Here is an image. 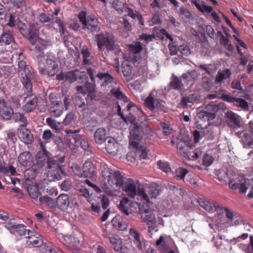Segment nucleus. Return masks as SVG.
<instances>
[{
    "label": "nucleus",
    "instance_id": "nucleus-26",
    "mask_svg": "<svg viewBox=\"0 0 253 253\" xmlns=\"http://www.w3.org/2000/svg\"><path fill=\"white\" fill-rule=\"evenodd\" d=\"M141 218L145 222L152 224L156 223V218L154 211L150 209H145L141 213Z\"/></svg>",
    "mask_w": 253,
    "mask_h": 253
},
{
    "label": "nucleus",
    "instance_id": "nucleus-48",
    "mask_svg": "<svg viewBox=\"0 0 253 253\" xmlns=\"http://www.w3.org/2000/svg\"><path fill=\"white\" fill-rule=\"evenodd\" d=\"M130 243L131 242L129 240H126L124 243L122 242L120 247V250L118 252L120 253H128L131 248H132Z\"/></svg>",
    "mask_w": 253,
    "mask_h": 253
},
{
    "label": "nucleus",
    "instance_id": "nucleus-62",
    "mask_svg": "<svg viewBox=\"0 0 253 253\" xmlns=\"http://www.w3.org/2000/svg\"><path fill=\"white\" fill-rule=\"evenodd\" d=\"M40 252L42 253H57L54 249L48 247L46 243L43 246H42Z\"/></svg>",
    "mask_w": 253,
    "mask_h": 253
},
{
    "label": "nucleus",
    "instance_id": "nucleus-34",
    "mask_svg": "<svg viewBox=\"0 0 253 253\" xmlns=\"http://www.w3.org/2000/svg\"><path fill=\"white\" fill-rule=\"evenodd\" d=\"M74 140L77 145L79 144L84 150H88L89 148V144L87 139L81 135H78L74 137Z\"/></svg>",
    "mask_w": 253,
    "mask_h": 253
},
{
    "label": "nucleus",
    "instance_id": "nucleus-15",
    "mask_svg": "<svg viewBox=\"0 0 253 253\" xmlns=\"http://www.w3.org/2000/svg\"><path fill=\"white\" fill-rule=\"evenodd\" d=\"M4 226L12 234L16 236L28 235V232L30 231L29 230H27L25 226L23 224L16 225L11 222L5 223Z\"/></svg>",
    "mask_w": 253,
    "mask_h": 253
},
{
    "label": "nucleus",
    "instance_id": "nucleus-10",
    "mask_svg": "<svg viewBox=\"0 0 253 253\" xmlns=\"http://www.w3.org/2000/svg\"><path fill=\"white\" fill-rule=\"evenodd\" d=\"M235 135L240 138V142L245 148H251L250 154H253V142L252 138L247 130H243L241 131L235 132Z\"/></svg>",
    "mask_w": 253,
    "mask_h": 253
},
{
    "label": "nucleus",
    "instance_id": "nucleus-1",
    "mask_svg": "<svg viewBox=\"0 0 253 253\" xmlns=\"http://www.w3.org/2000/svg\"><path fill=\"white\" fill-rule=\"evenodd\" d=\"M101 175L104 178L102 185L104 191L109 195L117 196L124 184L123 174L119 171L104 167L101 169Z\"/></svg>",
    "mask_w": 253,
    "mask_h": 253
},
{
    "label": "nucleus",
    "instance_id": "nucleus-14",
    "mask_svg": "<svg viewBox=\"0 0 253 253\" xmlns=\"http://www.w3.org/2000/svg\"><path fill=\"white\" fill-rule=\"evenodd\" d=\"M226 117V121L228 126L232 128L233 130L242 127L240 117L234 112H227Z\"/></svg>",
    "mask_w": 253,
    "mask_h": 253
},
{
    "label": "nucleus",
    "instance_id": "nucleus-8",
    "mask_svg": "<svg viewBox=\"0 0 253 253\" xmlns=\"http://www.w3.org/2000/svg\"><path fill=\"white\" fill-rule=\"evenodd\" d=\"M48 168L50 169L47 172V177L51 180H60L65 174L62 167L56 160L49 158L47 161Z\"/></svg>",
    "mask_w": 253,
    "mask_h": 253
},
{
    "label": "nucleus",
    "instance_id": "nucleus-29",
    "mask_svg": "<svg viewBox=\"0 0 253 253\" xmlns=\"http://www.w3.org/2000/svg\"><path fill=\"white\" fill-rule=\"evenodd\" d=\"M64 245L69 248L77 247L79 244V240L74 236L67 235L64 236Z\"/></svg>",
    "mask_w": 253,
    "mask_h": 253
},
{
    "label": "nucleus",
    "instance_id": "nucleus-32",
    "mask_svg": "<svg viewBox=\"0 0 253 253\" xmlns=\"http://www.w3.org/2000/svg\"><path fill=\"white\" fill-rule=\"evenodd\" d=\"M0 172L10 175H14L16 173V169L11 165L5 163L0 164Z\"/></svg>",
    "mask_w": 253,
    "mask_h": 253
},
{
    "label": "nucleus",
    "instance_id": "nucleus-36",
    "mask_svg": "<svg viewBox=\"0 0 253 253\" xmlns=\"http://www.w3.org/2000/svg\"><path fill=\"white\" fill-rule=\"evenodd\" d=\"M27 191L29 196L34 199L38 198L40 192L38 190V186L36 184H29L27 187Z\"/></svg>",
    "mask_w": 253,
    "mask_h": 253
},
{
    "label": "nucleus",
    "instance_id": "nucleus-43",
    "mask_svg": "<svg viewBox=\"0 0 253 253\" xmlns=\"http://www.w3.org/2000/svg\"><path fill=\"white\" fill-rule=\"evenodd\" d=\"M13 119L15 122L19 123L21 127H25L27 126V119L24 115L20 113H15L14 115Z\"/></svg>",
    "mask_w": 253,
    "mask_h": 253
},
{
    "label": "nucleus",
    "instance_id": "nucleus-33",
    "mask_svg": "<svg viewBox=\"0 0 253 253\" xmlns=\"http://www.w3.org/2000/svg\"><path fill=\"white\" fill-rule=\"evenodd\" d=\"M96 77L100 80L101 82V84L104 86L109 85L113 80L112 77L107 73H98L96 75Z\"/></svg>",
    "mask_w": 253,
    "mask_h": 253
},
{
    "label": "nucleus",
    "instance_id": "nucleus-16",
    "mask_svg": "<svg viewBox=\"0 0 253 253\" xmlns=\"http://www.w3.org/2000/svg\"><path fill=\"white\" fill-rule=\"evenodd\" d=\"M159 32L161 34L160 35H157L154 33L152 35H148L146 34H142L140 36V38L141 40H144L146 42H149L153 40L155 37H157L160 39L163 40L165 38V36L171 41H172V39L170 35L169 34L166 30L165 29H158Z\"/></svg>",
    "mask_w": 253,
    "mask_h": 253
},
{
    "label": "nucleus",
    "instance_id": "nucleus-4",
    "mask_svg": "<svg viewBox=\"0 0 253 253\" xmlns=\"http://www.w3.org/2000/svg\"><path fill=\"white\" fill-rule=\"evenodd\" d=\"M16 56H18V66L19 76L22 79V82L28 92L32 90V84L31 80L32 79V74L30 70L29 66L27 64L25 61V57L22 53L19 52L15 54Z\"/></svg>",
    "mask_w": 253,
    "mask_h": 253
},
{
    "label": "nucleus",
    "instance_id": "nucleus-21",
    "mask_svg": "<svg viewBox=\"0 0 253 253\" xmlns=\"http://www.w3.org/2000/svg\"><path fill=\"white\" fill-rule=\"evenodd\" d=\"M18 135L19 138L26 144H31L33 140V135L30 131L24 127L18 128Z\"/></svg>",
    "mask_w": 253,
    "mask_h": 253
},
{
    "label": "nucleus",
    "instance_id": "nucleus-7",
    "mask_svg": "<svg viewBox=\"0 0 253 253\" xmlns=\"http://www.w3.org/2000/svg\"><path fill=\"white\" fill-rule=\"evenodd\" d=\"M96 41L98 49L102 50L104 48L108 50H115L116 54L121 53L123 54L117 45L115 44L114 37L111 33H101L96 36Z\"/></svg>",
    "mask_w": 253,
    "mask_h": 253
},
{
    "label": "nucleus",
    "instance_id": "nucleus-53",
    "mask_svg": "<svg viewBox=\"0 0 253 253\" xmlns=\"http://www.w3.org/2000/svg\"><path fill=\"white\" fill-rule=\"evenodd\" d=\"M159 168L166 173L171 172V169L169 164L167 162L159 161L158 162Z\"/></svg>",
    "mask_w": 253,
    "mask_h": 253
},
{
    "label": "nucleus",
    "instance_id": "nucleus-11",
    "mask_svg": "<svg viewBox=\"0 0 253 253\" xmlns=\"http://www.w3.org/2000/svg\"><path fill=\"white\" fill-rule=\"evenodd\" d=\"M80 21L84 25V28L91 29L93 27H96L98 24L97 19L94 16H86V12L82 11L79 14Z\"/></svg>",
    "mask_w": 253,
    "mask_h": 253
},
{
    "label": "nucleus",
    "instance_id": "nucleus-12",
    "mask_svg": "<svg viewBox=\"0 0 253 253\" xmlns=\"http://www.w3.org/2000/svg\"><path fill=\"white\" fill-rule=\"evenodd\" d=\"M170 241V239L165 235L160 237L159 239L157 240L156 244L157 246L161 247V249L163 253H175V248L169 247L168 245Z\"/></svg>",
    "mask_w": 253,
    "mask_h": 253
},
{
    "label": "nucleus",
    "instance_id": "nucleus-2",
    "mask_svg": "<svg viewBox=\"0 0 253 253\" xmlns=\"http://www.w3.org/2000/svg\"><path fill=\"white\" fill-rule=\"evenodd\" d=\"M137 117L130 114L129 120L133 124L130 128L129 144L135 150V157L139 159H146L147 157L148 150L144 147L139 146V142L142 136L139 131V128L135 125Z\"/></svg>",
    "mask_w": 253,
    "mask_h": 253
},
{
    "label": "nucleus",
    "instance_id": "nucleus-59",
    "mask_svg": "<svg viewBox=\"0 0 253 253\" xmlns=\"http://www.w3.org/2000/svg\"><path fill=\"white\" fill-rule=\"evenodd\" d=\"M213 162V159L211 156L208 154H205L204 156L203 159V164L205 166L209 167L212 164Z\"/></svg>",
    "mask_w": 253,
    "mask_h": 253
},
{
    "label": "nucleus",
    "instance_id": "nucleus-20",
    "mask_svg": "<svg viewBox=\"0 0 253 253\" xmlns=\"http://www.w3.org/2000/svg\"><path fill=\"white\" fill-rule=\"evenodd\" d=\"M222 98L226 101L231 103H235V104L237 106L240 107L244 110L248 109V103L245 100L242 98H235L227 94L223 95Z\"/></svg>",
    "mask_w": 253,
    "mask_h": 253
},
{
    "label": "nucleus",
    "instance_id": "nucleus-51",
    "mask_svg": "<svg viewBox=\"0 0 253 253\" xmlns=\"http://www.w3.org/2000/svg\"><path fill=\"white\" fill-rule=\"evenodd\" d=\"M188 173V170L184 168L179 167L175 169V176L180 179H183L185 175Z\"/></svg>",
    "mask_w": 253,
    "mask_h": 253
},
{
    "label": "nucleus",
    "instance_id": "nucleus-22",
    "mask_svg": "<svg viewBox=\"0 0 253 253\" xmlns=\"http://www.w3.org/2000/svg\"><path fill=\"white\" fill-rule=\"evenodd\" d=\"M33 160V157L32 155L27 151L20 153L18 158L19 163L25 167L31 166Z\"/></svg>",
    "mask_w": 253,
    "mask_h": 253
},
{
    "label": "nucleus",
    "instance_id": "nucleus-55",
    "mask_svg": "<svg viewBox=\"0 0 253 253\" xmlns=\"http://www.w3.org/2000/svg\"><path fill=\"white\" fill-rule=\"evenodd\" d=\"M133 244L134 247H132L133 249H135L138 251H142L144 246V240L143 238L139 240H133Z\"/></svg>",
    "mask_w": 253,
    "mask_h": 253
},
{
    "label": "nucleus",
    "instance_id": "nucleus-23",
    "mask_svg": "<svg viewBox=\"0 0 253 253\" xmlns=\"http://www.w3.org/2000/svg\"><path fill=\"white\" fill-rule=\"evenodd\" d=\"M107 151L111 154H116L119 149V143L113 137H107V141L105 144Z\"/></svg>",
    "mask_w": 253,
    "mask_h": 253
},
{
    "label": "nucleus",
    "instance_id": "nucleus-6",
    "mask_svg": "<svg viewBox=\"0 0 253 253\" xmlns=\"http://www.w3.org/2000/svg\"><path fill=\"white\" fill-rule=\"evenodd\" d=\"M229 187L233 190H238L241 194H245L249 190L248 197L253 198V180L245 178L243 176H238L235 180H230Z\"/></svg>",
    "mask_w": 253,
    "mask_h": 253
},
{
    "label": "nucleus",
    "instance_id": "nucleus-40",
    "mask_svg": "<svg viewBox=\"0 0 253 253\" xmlns=\"http://www.w3.org/2000/svg\"><path fill=\"white\" fill-rule=\"evenodd\" d=\"M112 6L120 14L125 12L127 8V5L118 0H114L113 2Z\"/></svg>",
    "mask_w": 253,
    "mask_h": 253
},
{
    "label": "nucleus",
    "instance_id": "nucleus-38",
    "mask_svg": "<svg viewBox=\"0 0 253 253\" xmlns=\"http://www.w3.org/2000/svg\"><path fill=\"white\" fill-rule=\"evenodd\" d=\"M84 76V73L78 70L69 72L67 75V79L70 83L76 81L78 78H81Z\"/></svg>",
    "mask_w": 253,
    "mask_h": 253
},
{
    "label": "nucleus",
    "instance_id": "nucleus-45",
    "mask_svg": "<svg viewBox=\"0 0 253 253\" xmlns=\"http://www.w3.org/2000/svg\"><path fill=\"white\" fill-rule=\"evenodd\" d=\"M218 179L223 183H226L229 179L227 171L224 169H219L216 172Z\"/></svg>",
    "mask_w": 253,
    "mask_h": 253
},
{
    "label": "nucleus",
    "instance_id": "nucleus-19",
    "mask_svg": "<svg viewBox=\"0 0 253 253\" xmlns=\"http://www.w3.org/2000/svg\"><path fill=\"white\" fill-rule=\"evenodd\" d=\"M198 202L202 208L210 213L213 212L214 211H219L220 208V206L217 203H211L205 199H200Z\"/></svg>",
    "mask_w": 253,
    "mask_h": 253
},
{
    "label": "nucleus",
    "instance_id": "nucleus-39",
    "mask_svg": "<svg viewBox=\"0 0 253 253\" xmlns=\"http://www.w3.org/2000/svg\"><path fill=\"white\" fill-rule=\"evenodd\" d=\"M39 200L41 203L46 204L52 209H55L56 208V202H55L52 198L47 196L41 197Z\"/></svg>",
    "mask_w": 253,
    "mask_h": 253
},
{
    "label": "nucleus",
    "instance_id": "nucleus-37",
    "mask_svg": "<svg viewBox=\"0 0 253 253\" xmlns=\"http://www.w3.org/2000/svg\"><path fill=\"white\" fill-rule=\"evenodd\" d=\"M196 7V8L201 12H207L208 13L211 12L212 8L211 6H208L204 4H200L199 1V0H190Z\"/></svg>",
    "mask_w": 253,
    "mask_h": 253
},
{
    "label": "nucleus",
    "instance_id": "nucleus-50",
    "mask_svg": "<svg viewBox=\"0 0 253 253\" xmlns=\"http://www.w3.org/2000/svg\"><path fill=\"white\" fill-rule=\"evenodd\" d=\"M46 122L47 124L52 128L55 130L59 129L60 123L56 122L55 120L51 118H47L46 120Z\"/></svg>",
    "mask_w": 253,
    "mask_h": 253
},
{
    "label": "nucleus",
    "instance_id": "nucleus-9",
    "mask_svg": "<svg viewBox=\"0 0 253 253\" xmlns=\"http://www.w3.org/2000/svg\"><path fill=\"white\" fill-rule=\"evenodd\" d=\"M58 70L56 62L52 59L47 58L45 64H40L39 66L40 73L49 76H54L58 72Z\"/></svg>",
    "mask_w": 253,
    "mask_h": 253
},
{
    "label": "nucleus",
    "instance_id": "nucleus-49",
    "mask_svg": "<svg viewBox=\"0 0 253 253\" xmlns=\"http://www.w3.org/2000/svg\"><path fill=\"white\" fill-rule=\"evenodd\" d=\"M128 49L132 53L136 54L142 50V46L139 42H136L129 45Z\"/></svg>",
    "mask_w": 253,
    "mask_h": 253
},
{
    "label": "nucleus",
    "instance_id": "nucleus-58",
    "mask_svg": "<svg viewBox=\"0 0 253 253\" xmlns=\"http://www.w3.org/2000/svg\"><path fill=\"white\" fill-rule=\"evenodd\" d=\"M75 118V114L72 112L69 113L63 120L62 123L64 126H67L73 122Z\"/></svg>",
    "mask_w": 253,
    "mask_h": 253
},
{
    "label": "nucleus",
    "instance_id": "nucleus-13",
    "mask_svg": "<svg viewBox=\"0 0 253 253\" xmlns=\"http://www.w3.org/2000/svg\"><path fill=\"white\" fill-rule=\"evenodd\" d=\"M27 243L34 247H39L40 251L42 246L45 243L43 242L42 237L39 234L32 231L28 232Z\"/></svg>",
    "mask_w": 253,
    "mask_h": 253
},
{
    "label": "nucleus",
    "instance_id": "nucleus-44",
    "mask_svg": "<svg viewBox=\"0 0 253 253\" xmlns=\"http://www.w3.org/2000/svg\"><path fill=\"white\" fill-rule=\"evenodd\" d=\"M128 199L126 197H124L120 201L119 206L120 210L126 215H128L129 212L128 210Z\"/></svg>",
    "mask_w": 253,
    "mask_h": 253
},
{
    "label": "nucleus",
    "instance_id": "nucleus-18",
    "mask_svg": "<svg viewBox=\"0 0 253 253\" xmlns=\"http://www.w3.org/2000/svg\"><path fill=\"white\" fill-rule=\"evenodd\" d=\"M69 196L66 194H60L56 199V207L62 211H66L70 205Z\"/></svg>",
    "mask_w": 253,
    "mask_h": 253
},
{
    "label": "nucleus",
    "instance_id": "nucleus-17",
    "mask_svg": "<svg viewBox=\"0 0 253 253\" xmlns=\"http://www.w3.org/2000/svg\"><path fill=\"white\" fill-rule=\"evenodd\" d=\"M189 74H183L180 78L173 76L170 83L171 86L174 89H180L184 85L188 84Z\"/></svg>",
    "mask_w": 253,
    "mask_h": 253
},
{
    "label": "nucleus",
    "instance_id": "nucleus-57",
    "mask_svg": "<svg viewBox=\"0 0 253 253\" xmlns=\"http://www.w3.org/2000/svg\"><path fill=\"white\" fill-rule=\"evenodd\" d=\"M125 12H126L127 13V14L134 19L141 18L140 13H139L138 12L136 11L133 10L132 9L129 8L128 7Z\"/></svg>",
    "mask_w": 253,
    "mask_h": 253
},
{
    "label": "nucleus",
    "instance_id": "nucleus-46",
    "mask_svg": "<svg viewBox=\"0 0 253 253\" xmlns=\"http://www.w3.org/2000/svg\"><path fill=\"white\" fill-rule=\"evenodd\" d=\"M13 41V37L9 33L3 32L0 37V43L3 42L5 44H9Z\"/></svg>",
    "mask_w": 253,
    "mask_h": 253
},
{
    "label": "nucleus",
    "instance_id": "nucleus-28",
    "mask_svg": "<svg viewBox=\"0 0 253 253\" xmlns=\"http://www.w3.org/2000/svg\"><path fill=\"white\" fill-rule=\"evenodd\" d=\"M13 115V111L11 107L6 106L3 103V106L0 109V118L4 120H9Z\"/></svg>",
    "mask_w": 253,
    "mask_h": 253
},
{
    "label": "nucleus",
    "instance_id": "nucleus-42",
    "mask_svg": "<svg viewBox=\"0 0 253 253\" xmlns=\"http://www.w3.org/2000/svg\"><path fill=\"white\" fill-rule=\"evenodd\" d=\"M109 240L113 249L118 252L120 250V247L122 243L121 240L114 236L109 237Z\"/></svg>",
    "mask_w": 253,
    "mask_h": 253
},
{
    "label": "nucleus",
    "instance_id": "nucleus-3",
    "mask_svg": "<svg viewBox=\"0 0 253 253\" xmlns=\"http://www.w3.org/2000/svg\"><path fill=\"white\" fill-rule=\"evenodd\" d=\"M144 105L150 111L156 112L165 111L166 109V102L159 90H152L145 99Z\"/></svg>",
    "mask_w": 253,
    "mask_h": 253
},
{
    "label": "nucleus",
    "instance_id": "nucleus-27",
    "mask_svg": "<svg viewBox=\"0 0 253 253\" xmlns=\"http://www.w3.org/2000/svg\"><path fill=\"white\" fill-rule=\"evenodd\" d=\"M230 76L231 72L228 69L219 71L217 72L215 81L217 84H219L225 81H229Z\"/></svg>",
    "mask_w": 253,
    "mask_h": 253
},
{
    "label": "nucleus",
    "instance_id": "nucleus-30",
    "mask_svg": "<svg viewBox=\"0 0 253 253\" xmlns=\"http://www.w3.org/2000/svg\"><path fill=\"white\" fill-rule=\"evenodd\" d=\"M94 139L95 142L99 144L103 143L105 139L107 140L106 137V131L104 128H98L94 133Z\"/></svg>",
    "mask_w": 253,
    "mask_h": 253
},
{
    "label": "nucleus",
    "instance_id": "nucleus-52",
    "mask_svg": "<svg viewBox=\"0 0 253 253\" xmlns=\"http://www.w3.org/2000/svg\"><path fill=\"white\" fill-rule=\"evenodd\" d=\"M72 169L74 173L80 177H84V168L83 169L77 165H74L72 166Z\"/></svg>",
    "mask_w": 253,
    "mask_h": 253
},
{
    "label": "nucleus",
    "instance_id": "nucleus-63",
    "mask_svg": "<svg viewBox=\"0 0 253 253\" xmlns=\"http://www.w3.org/2000/svg\"><path fill=\"white\" fill-rule=\"evenodd\" d=\"M178 51L183 55L187 56L190 53L189 46L186 44H183L178 47Z\"/></svg>",
    "mask_w": 253,
    "mask_h": 253
},
{
    "label": "nucleus",
    "instance_id": "nucleus-47",
    "mask_svg": "<svg viewBox=\"0 0 253 253\" xmlns=\"http://www.w3.org/2000/svg\"><path fill=\"white\" fill-rule=\"evenodd\" d=\"M122 65V71L124 75L126 77L130 76L132 73V67L127 61L124 62Z\"/></svg>",
    "mask_w": 253,
    "mask_h": 253
},
{
    "label": "nucleus",
    "instance_id": "nucleus-54",
    "mask_svg": "<svg viewBox=\"0 0 253 253\" xmlns=\"http://www.w3.org/2000/svg\"><path fill=\"white\" fill-rule=\"evenodd\" d=\"M111 92L117 99L124 100L125 102L127 101L124 95L119 89L113 88L111 90Z\"/></svg>",
    "mask_w": 253,
    "mask_h": 253
},
{
    "label": "nucleus",
    "instance_id": "nucleus-60",
    "mask_svg": "<svg viewBox=\"0 0 253 253\" xmlns=\"http://www.w3.org/2000/svg\"><path fill=\"white\" fill-rule=\"evenodd\" d=\"M196 100V97L193 94L188 96H184L182 98L181 102L182 105L186 106L188 103H192Z\"/></svg>",
    "mask_w": 253,
    "mask_h": 253
},
{
    "label": "nucleus",
    "instance_id": "nucleus-41",
    "mask_svg": "<svg viewBox=\"0 0 253 253\" xmlns=\"http://www.w3.org/2000/svg\"><path fill=\"white\" fill-rule=\"evenodd\" d=\"M160 187L156 183L150 184L149 187L148 193L151 198H156L160 194Z\"/></svg>",
    "mask_w": 253,
    "mask_h": 253
},
{
    "label": "nucleus",
    "instance_id": "nucleus-24",
    "mask_svg": "<svg viewBox=\"0 0 253 253\" xmlns=\"http://www.w3.org/2000/svg\"><path fill=\"white\" fill-rule=\"evenodd\" d=\"M84 177L92 178L96 174V169L91 162H86L83 165Z\"/></svg>",
    "mask_w": 253,
    "mask_h": 253
},
{
    "label": "nucleus",
    "instance_id": "nucleus-31",
    "mask_svg": "<svg viewBox=\"0 0 253 253\" xmlns=\"http://www.w3.org/2000/svg\"><path fill=\"white\" fill-rule=\"evenodd\" d=\"M38 99L36 97L33 96L27 98L26 104L23 106V110L26 112H31L35 108Z\"/></svg>",
    "mask_w": 253,
    "mask_h": 253
},
{
    "label": "nucleus",
    "instance_id": "nucleus-5",
    "mask_svg": "<svg viewBox=\"0 0 253 253\" xmlns=\"http://www.w3.org/2000/svg\"><path fill=\"white\" fill-rule=\"evenodd\" d=\"M124 191L126 195L130 198H134L137 195L146 203H149L151 202L150 197L140 186L137 180L128 179L125 183Z\"/></svg>",
    "mask_w": 253,
    "mask_h": 253
},
{
    "label": "nucleus",
    "instance_id": "nucleus-56",
    "mask_svg": "<svg viewBox=\"0 0 253 253\" xmlns=\"http://www.w3.org/2000/svg\"><path fill=\"white\" fill-rule=\"evenodd\" d=\"M85 88L86 89L87 93L89 94L91 99L95 97L94 92H95V86L94 85L90 83H86L85 84Z\"/></svg>",
    "mask_w": 253,
    "mask_h": 253
},
{
    "label": "nucleus",
    "instance_id": "nucleus-64",
    "mask_svg": "<svg viewBox=\"0 0 253 253\" xmlns=\"http://www.w3.org/2000/svg\"><path fill=\"white\" fill-rule=\"evenodd\" d=\"M92 253H107L104 248L99 245H96L93 246L92 249Z\"/></svg>",
    "mask_w": 253,
    "mask_h": 253
},
{
    "label": "nucleus",
    "instance_id": "nucleus-25",
    "mask_svg": "<svg viewBox=\"0 0 253 253\" xmlns=\"http://www.w3.org/2000/svg\"><path fill=\"white\" fill-rule=\"evenodd\" d=\"M39 34L38 27H36L35 25L31 26L28 29V38L32 44H34L37 42H40L41 39L39 38Z\"/></svg>",
    "mask_w": 253,
    "mask_h": 253
},
{
    "label": "nucleus",
    "instance_id": "nucleus-35",
    "mask_svg": "<svg viewBox=\"0 0 253 253\" xmlns=\"http://www.w3.org/2000/svg\"><path fill=\"white\" fill-rule=\"evenodd\" d=\"M49 111L52 116L56 118L60 117L63 113L62 103L59 105H52L50 107Z\"/></svg>",
    "mask_w": 253,
    "mask_h": 253
},
{
    "label": "nucleus",
    "instance_id": "nucleus-61",
    "mask_svg": "<svg viewBox=\"0 0 253 253\" xmlns=\"http://www.w3.org/2000/svg\"><path fill=\"white\" fill-rule=\"evenodd\" d=\"M233 222L235 225L243 224L245 228H247V230L248 231L250 230V226L249 225L245 224L242 218L240 216L235 217L234 218Z\"/></svg>",
    "mask_w": 253,
    "mask_h": 253
}]
</instances>
